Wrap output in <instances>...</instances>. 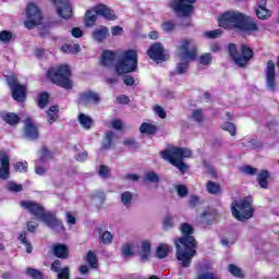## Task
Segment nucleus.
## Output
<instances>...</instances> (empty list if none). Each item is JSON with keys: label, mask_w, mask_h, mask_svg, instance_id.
<instances>
[{"label": "nucleus", "mask_w": 279, "mask_h": 279, "mask_svg": "<svg viewBox=\"0 0 279 279\" xmlns=\"http://www.w3.org/2000/svg\"><path fill=\"white\" fill-rule=\"evenodd\" d=\"M0 180L10 178V157L3 150H0Z\"/></svg>", "instance_id": "a211bd4d"}, {"label": "nucleus", "mask_w": 279, "mask_h": 279, "mask_svg": "<svg viewBox=\"0 0 279 279\" xmlns=\"http://www.w3.org/2000/svg\"><path fill=\"white\" fill-rule=\"evenodd\" d=\"M123 145L126 147H133V149H138V143H136V140L134 137H129L123 141Z\"/></svg>", "instance_id": "4d7b16f0"}, {"label": "nucleus", "mask_w": 279, "mask_h": 279, "mask_svg": "<svg viewBox=\"0 0 279 279\" xmlns=\"http://www.w3.org/2000/svg\"><path fill=\"white\" fill-rule=\"evenodd\" d=\"M266 88L276 93L277 83H276V63L269 60L266 65Z\"/></svg>", "instance_id": "2eb2a0df"}, {"label": "nucleus", "mask_w": 279, "mask_h": 279, "mask_svg": "<svg viewBox=\"0 0 279 279\" xmlns=\"http://www.w3.org/2000/svg\"><path fill=\"white\" fill-rule=\"evenodd\" d=\"M13 169L17 173H27V161H17Z\"/></svg>", "instance_id": "de8ad7c7"}, {"label": "nucleus", "mask_w": 279, "mask_h": 279, "mask_svg": "<svg viewBox=\"0 0 279 279\" xmlns=\"http://www.w3.org/2000/svg\"><path fill=\"white\" fill-rule=\"evenodd\" d=\"M98 173H99L100 178H104V179L109 178L110 168H108V166H100Z\"/></svg>", "instance_id": "bf43d9fd"}, {"label": "nucleus", "mask_w": 279, "mask_h": 279, "mask_svg": "<svg viewBox=\"0 0 279 279\" xmlns=\"http://www.w3.org/2000/svg\"><path fill=\"white\" fill-rule=\"evenodd\" d=\"M138 66V52L136 50H126L122 58L116 62L114 69L118 75L134 73Z\"/></svg>", "instance_id": "0eeeda50"}, {"label": "nucleus", "mask_w": 279, "mask_h": 279, "mask_svg": "<svg viewBox=\"0 0 279 279\" xmlns=\"http://www.w3.org/2000/svg\"><path fill=\"white\" fill-rule=\"evenodd\" d=\"M1 119H3L5 123H9V125H16V123H19L20 121L19 116H16L15 113L8 112H2Z\"/></svg>", "instance_id": "c756f323"}, {"label": "nucleus", "mask_w": 279, "mask_h": 279, "mask_svg": "<svg viewBox=\"0 0 279 279\" xmlns=\"http://www.w3.org/2000/svg\"><path fill=\"white\" fill-rule=\"evenodd\" d=\"M205 38H219L221 36V29L207 31L204 33Z\"/></svg>", "instance_id": "13d9d810"}, {"label": "nucleus", "mask_w": 279, "mask_h": 279, "mask_svg": "<svg viewBox=\"0 0 279 279\" xmlns=\"http://www.w3.org/2000/svg\"><path fill=\"white\" fill-rule=\"evenodd\" d=\"M254 199L252 196H246L240 201H234L231 204V213L238 221H247L254 217Z\"/></svg>", "instance_id": "39448f33"}, {"label": "nucleus", "mask_w": 279, "mask_h": 279, "mask_svg": "<svg viewBox=\"0 0 279 279\" xmlns=\"http://www.w3.org/2000/svg\"><path fill=\"white\" fill-rule=\"evenodd\" d=\"M58 106H52L49 108L47 114H48V123H56L58 121Z\"/></svg>", "instance_id": "e433bc0d"}, {"label": "nucleus", "mask_w": 279, "mask_h": 279, "mask_svg": "<svg viewBox=\"0 0 279 279\" xmlns=\"http://www.w3.org/2000/svg\"><path fill=\"white\" fill-rule=\"evenodd\" d=\"M92 38L95 43H104L108 38V27L100 26L96 28L92 34Z\"/></svg>", "instance_id": "5701e85b"}, {"label": "nucleus", "mask_w": 279, "mask_h": 279, "mask_svg": "<svg viewBox=\"0 0 279 279\" xmlns=\"http://www.w3.org/2000/svg\"><path fill=\"white\" fill-rule=\"evenodd\" d=\"M201 219L203 223H207V226L213 225V221H215V214L210 210H206L201 215Z\"/></svg>", "instance_id": "58836bf2"}, {"label": "nucleus", "mask_w": 279, "mask_h": 279, "mask_svg": "<svg viewBox=\"0 0 279 279\" xmlns=\"http://www.w3.org/2000/svg\"><path fill=\"white\" fill-rule=\"evenodd\" d=\"M101 242L104 245H110V243H112V233H110V231H105L101 235Z\"/></svg>", "instance_id": "6e6d98bb"}, {"label": "nucleus", "mask_w": 279, "mask_h": 279, "mask_svg": "<svg viewBox=\"0 0 279 279\" xmlns=\"http://www.w3.org/2000/svg\"><path fill=\"white\" fill-rule=\"evenodd\" d=\"M219 27L223 29H242V32H258V25L252 17L239 11H227L218 19Z\"/></svg>", "instance_id": "f03ea898"}, {"label": "nucleus", "mask_w": 279, "mask_h": 279, "mask_svg": "<svg viewBox=\"0 0 279 279\" xmlns=\"http://www.w3.org/2000/svg\"><path fill=\"white\" fill-rule=\"evenodd\" d=\"M43 223H46L48 228H51L54 232L62 233L65 230L64 223H62V221H60L51 211H47V216L44 218Z\"/></svg>", "instance_id": "dca6fc26"}, {"label": "nucleus", "mask_w": 279, "mask_h": 279, "mask_svg": "<svg viewBox=\"0 0 279 279\" xmlns=\"http://www.w3.org/2000/svg\"><path fill=\"white\" fill-rule=\"evenodd\" d=\"M148 57L154 60L155 62L160 63L165 62L166 60H169V54L165 50V47H162V44L155 43L147 51Z\"/></svg>", "instance_id": "4468645a"}, {"label": "nucleus", "mask_w": 279, "mask_h": 279, "mask_svg": "<svg viewBox=\"0 0 279 279\" xmlns=\"http://www.w3.org/2000/svg\"><path fill=\"white\" fill-rule=\"evenodd\" d=\"M161 28L165 32H173L175 29V22H173V21L163 22L161 25Z\"/></svg>", "instance_id": "5fc2aeb1"}, {"label": "nucleus", "mask_w": 279, "mask_h": 279, "mask_svg": "<svg viewBox=\"0 0 279 279\" xmlns=\"http://www.w3.org/2000/svg\"><path fill=\"white\" fill-rule=\"evenodd\" d=\"M183 236L175 241L177 258L182 267H191V263L197 256V241L193 234V227L186 222L181 225Z\"/></svg>", "instance_id": "f257e3e1"}, {"label": "nucleus", "mask_w": 279, "mask_h": 279, "mask_svg": "<svg viewBox=\"0 0 279 279\" xmlns=\"http://www.w3.org/2000/svg\"><path fill=\"white\" fill-rule=\"evenodd\" d=\"M26 275L33 279H43L44 278L43 272L36 268H27Z\"/></svg>", "instance_id": "c03bdc74"}, {"label": "nucleus", "mask_w": 279, "mask_h": 279, "mask_svg": "<svg viewBox=\"0 0 279 279\" xmlns=\"http://www.w3.org/2000/svg\"><path fill=\"white\" fill-rule=\"evenodd\" d=\"M5 80L9 88H11L12 98L15 101H25L27 98V87L22 85L14 75H8Z\"/></svg>", "instance_id": "9d476101"}, {"label": "nucleus", "mask_w": 279, "mask_h": 279, "mask_svg": "<svg viewBox=\"0 0 279 279\" xmlns=\"http://www.w3.org/2000/svg\"><path fill=\"white\" fill-rule=\"evenodd\" d=\"M35 173L37 175H45L47 173V166L43 161L35 160Z\"/></svg>", "instance_id": "37998d69"}, {"label": "nucleus", "mask_w": 279, "mask_h": 279, "mask_svg": "<svg viewBox=\"0 0 279 279\" xmlns=\"http://www.w3.org/2000/svg\"><path fill=\"white\" fill-rule=\"evenodd\" d=\"M80 49V44H65L61 47V51H63V53H77Z\"/></svg>", "instance_id": "f704fd0d"}, {"label": "nucleus", "mask_w": 279, "mask_h": 279, "mask_svg": "<svg viewBox=\"0 0 279 279\" xmlns=\"http://www.w3.org/2000/svg\"><path fill=\"white\" fill-rule=\"evenodd\" d=\"M222 130H225V132H229L231 136H236V126H234L232 122H226L222 125Z\"/></svg>", "instance_id": "09e8293b"}, {"label": "nucleus", "mask_w": 279, "mask_h": 279, "mask_svg": "<svg viewBox=\"0 0 279 279\" xmlns=\"http://www.w3.org/2000/svg\"><path fill=\"white\" fill-rule=\"evenodd\" d=\"M98 16H104L107 21H117L114 11L108 8L106 4H98L94 9L86 11L85 13V25L86 27H93Z\"/></svg>", "instance_id": "1a4fd4ad"}, {"label": "nucleus", "mask_w": 279, "mask_h": 279, "mask_svg": "<svg viewBox=\"0 0 279 279\" xmlns=\"http://www.w3.org/2000/svg\"><path fill=\"white\" fill-rule=\"evenodd\" d=\"M26 17L27 21L24 25L27 29H34L35 25H40V22L43 21L40 8H38L34 2H29L26 7Z\"/></svg>", "instance_id": "9b49d317"}, {"label": "nucleus", "mask_w": 279, "mask_h": 279, "mask_svg": "<svg viewBox=\"0 0 279 279\" xmlns=\"http://www.w3.org/2000/svg\"><path fill=\"white\" fill-rule=\"evenodd\" d=\"M154 110H155V114H158L160 119H167V112L162 107L157 105L154 107Z\"/></svg>", "instance_id": "e2e57ef3"}, {"label": "nucleus", "mask_w": 279, "mask_h": 279, "mask_svg": "<svg viewBox=\"0 0 279 279\" xmlns=\"http://www.w3.org/2000/svg\"><path fill=\"white\" fill-rule=\"evenodd\" d=\"M229 271L235 277V278H243V270L241 268L236 267L234 264L229 265Z\"/></svg>", "instance_id": "3c124183"}, {"label": "nucleus", "mask_w": 279, "mask_h": 279, "mask_svg": "<svg viewBox=\"0 0 279 279\" xmlns=\"http://www.w3.org/2000/svg\"><path fill=\"white\" fill-rule=\"evenodd\" d=\"M58 279H70L71 278V270L69 267L62 268L59 272H57Z\"/></svg>", "instance_id": "603ef678"}, {"label": "nucleus", "mask_w": 279, "mask_h": 279, "mask_svg": "<svg viewBox=\"0 0 279 279\" xmlns=\"http://www.w3.org/2000/svg\"><path fill=\"white\" fill-rule=\"evenodd\" d=\"M93 202L101 206L106 202V193L97 192L93 197Z\"/></svg>", "instance_id": "8fccbe9b"}, {"label": "nucleus", "mask_w": 279, "mask_h": 279, "mask_svg": "<svg viewBox=\"0 0 279 279\" xmlns=\"http://www.w3.org/2000/svg\"><path fill=\"white\" fill-rule=\"evenodd\" d=\"M197 0H172L171 8L175 12L177 15L189 17L193 14Z\"/></svg>", "instance_id": "f8f14e48"}, {"label": "nucleus", "mask_w": 279, "mask_h": 279, "mask_svg": "<svg viewBox=\"0 0 279 279\" xmlns=\"http://www.w3.org/2000/svg\"><path fill=\"white\" fill-rule=\"evenodd\" d=\"M7 191H10V193H21L23 191V184L10 182L7 184Z\"/></svg>", "instance_id": "a18cd8bd"}, {"label": "nucleus", "mask_w": 279, "mask_h": 279, "mask_svg": "<svg viewBox=\"0 0 279 279\" xmlns=\"http://www.w3.org/2000/svg\"><path fill=\"white\" fill-rule=\"evenodd\" d=\"M56 7L57 12L59 16H61V19H71V15L73 14V9L71 8V4L62 1V3Z\"/></svg>", "instance_id": "412c9836"}, {"label": "nucleus", "mask_w": 279, "mask_h": 279, "mask_svg": "<svg viewBox=\"0 0 279 279\" xmlns=\"http://www.w3.org/2000/svg\"><path fill=\"white\" fill-rule=\"evenodd\" d=\"M47 75L53 84H57V86H61V88H65L66 90L73 88V82H71V68H69V65L50 68Z\"/></svg>", "instance_id": "423d86ee"}, {"label": "nucleus", "mask_w": 279, "mask_h": 279, "mask_svg": "<svg viewBox=\"0 0 279 279\" xmlns=\"http://www.w3.org/2000/svg\"><path fill=\"white\" fill-rule=\"evenodd\" d=\"M120 250L123 258H130V256H134V251L132 250L131 243L122 244Z\"/></svg>", "instance_id": "c9c22d12"}, {"label": "nucleus", "mask_w": 279, "mask_h": 279, "mask_svg": "<svg viewBox=\"0 0 279 279\" xmlns=\"http://www.w3.org/2000/svg\"><path fill=\"white\" fill-rule=\"evenodd\" d=\"M206 191L210 193V195H220L221 193V185L216 182L209 181L206 185Z\"/></svg>", "instance_id": "7c9ffc66"}, {"label": "nucleus", "mask_w": 279, "mask_h": 279, "mask_svg": "<svg viewBox=\"0 0 279 279\" xmlns=\"http://www.w3.org/2000/svg\"><path fill=\"white\" fill-rule=\"evenodd\" d=\"M86 262L92 267V269H97L99 267V259H97V255L93 251L87 252Z\"/></svg>", "instance_id": "c85d7f7f"}, {"label": "nucleus", "mask_w": 279, "mask_h": 279, "mask_svg": "<svg viewBox=\"0 0 279 279\" xmlns=\"http://www.w3.org/2000/svg\"><path fill=\"white\" fill-rule=\"evenodd\" d=\"M199 64H203L204 66H208L213 64V54L205 52L203 53L198 59Z\"/></svg>", "instance_id": "79ce46f5"}, {"label": "nucleus", "mask_w": 279, "mask_h": 279, "mask_svg": "<svg viewBox=\"0 0 279 279\" xmlns=\"http://www.w3.org/2000/svg\"><path fill=\"white\" fill-rule=\"evenodd\" d=\"M170 247L167 244H161L157 247V258H167L170 252Z\"/></svg>", "instance_id": "ea45409f"}, {"label": "nucleus", "mask_w": 279, "mask_h": 279, "mask_svg": "<svg viewBox=\"0 0 279 279\" xmlns=\"http://www.w3.org/2000/svg\"><path fill=\"white\" fill-rule=\"evenodd\" d=\"M11 39H12V33H10L8 31H2L0 33V41L1 43H10Z\"/></svg>", "instance_id": "052dcab7"}, {"label": "nucleus", "mask_w": 279, "mask_h": 279, "mask_svg": "<svg viewBox=\"0 0 279 279\" xmlns=\"http://www.w3.org/2000/svg\"><path fill=\"white\" fill-rule=\"evenodd\" d=\"M78 123H80V125H82V128L84 130H90V126L93 125V118L85 113H80L78 114Z\"/></svg>", "instance_id": "bb28decb"}, {"label": "nucleus", "mask_w": 279, "mask_h": 279, "mask_svg": "<svg viewBox=\"0 0 279 279\" xmlns=\"http://www.w3.org/2000/svg\"><path fill=\"white\" fill-rule=\"evenodd\" d=\"M178 57L180 62L177 64L178 75H184L189 71V64L191 60L197 58V45L194 39L184 38L180 41L178 46Z\"/></svg>", "instance_id": "7ed1b4c3"}, {"label": "nucleus", "mask_w": 279, "mask_h": 279, "mask_svg": "<svg viewBox=\"0 0 279 279\" xmlns=\"http://www.w3.org/2000/svg\"><path fill=\"white\" fill-rule=\"evenodd\" d=\"M192 119L194 121H197V123L204 121V113L202 111V109H195L193 112H192Z\"/></svg>", "instance_id": "864d4df0"}, {"label": "nucleus", "mask_w": 279, "mask_h": 279, "mask_svg": "<svg viewBox=\"0 0 279 279\" xmlns=\"http://www.w3.org/2000/svg\"><path fill=\"white\" fill-rule=\"evenodd\" d=\"M177 192L180 197H186L189 195V190L184 185H178Z\"/></svg>", "instance_id": "0e129e2a"}, {"label": "nucleus", "mask_w": 279, "mask_h": 279, "mask_svg": "<svg viewBox=\"0 0 279 279\" xmlns=\"http://www.w3.org/2000/svg\"><path fill=\"white\" fill-rule=\"evenodd\" d=\"M229 54L232 58L233 62L241 69L247 66L250 60L254 58V50L247 45L242 44L240 49L236 48V45L229 44Z\"/></svg>", "instance_id": "6e6552de"}, {"label": "nucleus", "mask_w": 279, "mask_h": 279, "mask_svg": "<svg viewBox=\"0 0 279 279\" xmlns=\"http://www.w3.org/2000/svg\"><path fill=\"white\" fill-rule=\"evenodd\" d=\"M51 271L54 274H58L59 271H62V262L60 259L54 260L50 266Z\"/></svg>", "instance_id": "680f3d73"}, {"label": "nucleus", "mask_w": 279, "mask_h": 279, "mask_svg": "<svg viewBox=\"0 0 279 279\" xmlns=\"http://www.w3.org/2000/svg\"><path fill=\"white\" fill-rule=\"evenodd\" d=\"M112 138H114V132L109 131L105 134V138L102 141L104 149H110V147H112Z\"/></svg>", "instance_id": "4c0bfd02"}, {"label": "nucleus", "mask_w": 279, "mask_h": 279, "mask_svg": "<svg viewBox=\"0 0 279 279\" xmlns=\"http://www.w3.org/2000/svg\"><path fill=\"white\" fill-rule=\"evenodd\" d=\"M24 134L28 141H36L38 138V126L29 118L24 120Z\"/></svg>", "instance_id": "f3484780"}, {"label": "nucleus", "mask_w": 279, "mask_h": 279, "mask_svg": "<svg viewBox=\"0 0 279 279\" xmlns=\"http://www.w3.org/2000/svg\"><path fill=\"white\" fill-rule=\"evenodd\" d=\"M140 132L141 134H148V135L156 134V132H158V126H156V124L144 122L140 126Z\"/></svg>", "instance_id": "a878e982"}, {"label": "nucleus", "mask_w": 279, "mask_h": 279, "mask_svg": "<svg viewBox=\"0 0 279 279\" xmlns=\"http://www.w3.org/2000/svg\"><path fill=\"white\" fill-rule=\"evenodd\" d=\"M52 252L57 258H69V246L66 244H53Z\"/></svg>", "instance_id": "4be33fe9"}, {"label": "nucleus", "mask_w": 279, "mask_h": 279, "mask_svg": "<svg viewBox=\"0 0 279 279\" xmlns=\"http://www.w3.org/2000/svg\"><path fill=\"white\" fill-rule=\"evenodd\" d=\"M256 16L262 21H267V19L271 16V11H269L267 8L256 9Z\"/></svg>", "instance_id": "a19ab883"}, {"label": "nucleus", "mask_w": 279, "mask_h": 279, "mask_svg": "<svg viewBox=\"0 0 279 279\" xmlns=\"http://www.w3.org/2000/svg\"><path fill=\"white\" fill-rule=\"evenodd\" d=\"M20 206L24 208V210L31 213V215H34V217H36V219L39 221H45L47 211H45V207H43V205L34 201H22Z\"/></svg>", "instance_id": "ddd939ff"}, {"label": "nucleus", "mask_w": 279, "mask_h": 279, "mask_svg": "<svg viewBox=\"0 0 279 279\" xmlns=\"http://www.w3.org/2000/svg\"><path fill=\"white\" fill-rule=\"evenodd\" d=\"M37 104L40 108H45V106H47V104H49V94H47V93L39 94V96L37 98Z\"/></svg>", "instance_id": "49530a36"}, {"label": "nucleus", "mask_w": 279, "mask_h": 279, "mask_svg": "<svg viewBox=\"0 0 279 279\" xmlns=\"http://www.w3.org/2000/svg\"><path fill=\"white\" fill-rule=\"evenodd\" d=\"M257 180H258V184H259L260 189H267V185H268L267 180H269V171L263 170L258 174Z\"/></svg>", "instance_id": "72a5a7b5"}, {"label": "nucleus", "mask_w": 279, "mask_h": 279, "mask_svg": "<svg viewBox=\"0 0 279 279\" xmlns=\"http://www.w3.org/2000/svg\"><path fill=\"white\" fill-rule=\"evenodd\" d=\"M114 62H117V53L111 50H106L101 54V64L107 69H111L114 66Z\"/></svg>", "instance_id": "aec40b11"}, {"label": "nucleus", "mask_w": 279, "mask_h": 279, "mask_svg": "<svg viewBox=\"0 0 279 279\" xmlns=\"http://www.w3.org/2000/svg\"><path fill=\"white\" fill-rule=\"evenodd\" d=\"M138 254L141 256V260H143V263L148 260L149 255L151 254V243H149V241H147V240L143 241Z\"/></svg>", "instance_id": "b1692460"}, {"label": "nucleus", "mask_w": 279, "mask_h": 279, "mask_svg": "<svg viewBox=\"0 0 279 279\" xmlns=\"http://www.w3.org/2000/svg\"><path fill=\"white\" fill-rule=\"evenodd\" d=\"M161 158L163 160H167L172 165L173 167H177L179 171L184 174L186 172V169H189V166L184 163L185 158H192L193 151L185 147H168L167 149L162 150L160 153Z\"/></svg>", "instance_id": "20e7f679"}, {"label": "nucleus", "mask_w": 279, "mask_h": 279, "mask_svg": "<svg viewBox=\"0 0 279 279\" xmlns=\"http://www.w3.org/2000/svg\"><path fill=\"white\" fill-rule=\"evenodd\" d=\"M19 241H21L22 245H24L26 247V252L27 254H32V242H29V240H27V231H22L20 236H19Z\"/></svg>", "instance_id": "2f4dec72"}, {"label": "nucleus", "mask_w": 279, "mask_h": 279, "mask_svg": "<svg viewBox=\"0 0 279 279\" xmlns=\"http://www.w3.org/2000/svg\"><path fill=\"white\" fill-rule=\"evenodd\" d=\"M52 158H53L52 154L49 151V149L47 147L44 146L39 150V159H37V161L45 163L48 160H51Z\"/></svg>", "instance_id": "473e14b6"}, {"label": "nucleus", "mask_w": 279, "mask_h": 279, "mask_svg": "<svg viewBox=\"0 0 279 279\" xmlns=\"http://www.w3.org/2000/svg\"><path fill=\"white\" fill-rule=\"evenodd\" d=\"M144 182H149L150 184H158L160 182V175L155 171H146L144 173Z\"/></svg>", "instance_id": "cd10ccee"}, {"label": "nucleus", "mask_w": 279, "mask_h": 279, "mask_svg": "<svg viewBox=\"0 0 279 279\" xmlns=\"http://www.w3.org/2000/svg\"><path fill=\"white\" fill-rule=\"evenodd\" d=\"M198 279H219L215 274L213 272H204L198 276Z\"/></svg>", "instance_id": "774afa93"}, {"label": "nucleus", "mask_w": 279, "mask_h": 279, "mask_svg": "<svg viewBox=\"0 0 279 279\" xmlns=\"http://www.w3.org/2000/svg\"><path fill=\"white\" fill-rule=\"evenodd\" d=\"M163 228H166V230H168L169 228H173V217L167 216L163 219Z\"/></svg>", "instance_id": "69168bd1"}, {"label": "nucleus", "mask_w": 279, "mask_h": 279, "mask_svg": "<svg viewBox=\"0 0 279 279\" xmlns=\"http://www.w3.org/2000/svg\"><path fill=\"white\" fill-rule=\"evenodd\" d=\"M112 36H123V27L121 26H112L111 27Z\"/></svg>", "instance_id": "338daca9"}, {"label": "nucleus", "mask_w": 279, "mask_h": 279, "mask_svg": "<svg viewBox=\"0 0 279 279\" xmlns=\"http://www.w3.org/2000/svg\"><path fill=\"white\" fill-rule=\"evenodd\" d=\"M132 199H134V194L130 191H125L120 194V202L125 206V208H130L132 206Z\"/></svg>", "instance_id": "393cba45"}, {"label": "nucleus", "mask_w": 279, "mask_h": 279, "mask_svg": "<svg viewBox=\"0 0 279 279\" xmlns=\"http://www.w3.org/2000/svg\"><path fill=\"white\" fill-rule=\"evenodd\" d=\"M99 101H101L99 94L90 90L81 94L78 98V104H81V106H88V104H99Z\"/></svg>", "instance_id": "6ab92c4d"}]
</instances>
